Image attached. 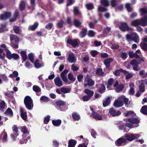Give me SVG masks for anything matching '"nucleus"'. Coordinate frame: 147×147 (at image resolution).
Wrapping results in <instances>:
<instances>
[{"instance_id":"44","label":"nucleus","mask_w":147,"mask_h":147,"mask_svg":"<svg viewBox=\"0 0 147 147\" xmlns=\"http://www.w3.org/2000/svg\"><path fill=\"white\" fill-rule=\"evenodd\" d=\"M57 106L58 107L64 106L65 105V103L62 100H59L56 102Z\"/></svg>"},{"instance_id":"4","label":"nucleus","mask_w":147,"mask_h":147,"mask_svg":"<svg viewBox=\"0 0 147 147\" xmlns=\"http://www.w3.org/2000/svg\"><path fill=\"white\" fill-rule=\"evenodd\" d=\"M126 38L128 41H133L134 42L138 43L139 42V39L137 34L135 32L127 34Z\"/></svg>"},{"instance_id":"18","label":"nucleus","mask_w":147,"mask_h":147,"mask_svg":"<svg viewBox=\"0 0 147 147\" xmlns=\"http://www.w3.org/2000/svg\"><path fill=\"white\" fill-rule=\"evenodd\" d=\"M55 85L58 87H61L63 85L62 82L59 77H57L54 80Z\"/></svg>"},{"instance_id":"1","label":"nucleus","mask_w":147,"mask_h":147,"mask_svg":"<svg viewBox=\"0 0 147 147\" xmlns=\"http://www.w3.org/2000/svg\"><path fill=\"white\" fill-rule=\"evenodd\" d=\"M140 14L142 17L140 20H135L131 22V25L134 26H137L141 25L143 26L146 25L147 22V9L143 8L140 9Z\"/></svg>"},{"instance_id":"37","label":"nucleus","mask_w":147,"mask_h":147,"mask_svg":"<svg viewBox=\"0 0 147 147\" xmlns=\"http://www.w3.org/2000/svg\"><path fill=\"white\" fill-rule=\"evenodd\" d=\"M38 25V23L36 22L34 23V25L29 26L28 29L29 30H34L36 28Z\"/></svg>"},{"instance_id":"48","label":"nucleus","mask_w":147,"mask_h":147,"mask_svg":"<svg viewBox=\"0 0 147 147\" xmlns=\"http://www.w3.org/2000/svg\"><path fill=\"white\" fill-rule=\"evenodd\" d=\"M34 64L35 67L36 68H38L42 67L41 64L39 63V61L38 60H36V61L34 63Z\"/></svg>"},{"instance_id":"25","label":"nucleus","mask_w":147,"mask_h":147,"mask_svg":"<svg viewBox=\"0 0 147 147\" xmlns=\"http://www.w3.org/2000/svg\"><path fill=\"white\" fill-rule=\"evenodd\" d=\"M10 38L11 42H18L19 40L18 38L13 35H10Z\"/></svg>"},{"instance_id":"31","label":"nucleus","mask_w":147,"mask_h":147,"mask_svg":"<svg viewBox=\"0 0 147 147\" xmlns=\"http://www.w3.org/2000/svg\"><path fill=\"white\" fill-rule=\"evenodd\" d=\"M5 114L8 116H9L11 117L13 116V113L11 109L10 108H8L5 112Z\"/></svg>"},{"instance_id":"49","label":"nucleus","mask_w":147,"mask_h":147,"mask_svg":"<svg viewBox=\"0 0 147 147\" xmlns=\"http://www.w3.org/2000/svg\"><path fill=\"white\" fill-rule=\"evenodd\" d=\"M13 29L16 33H19L21 32V30L17 26H15L13 27Z\"/></svg>"},{"instance_id":"23","label":"nucleus","mask_w":147,"mask_h":147,"mask_svg":"<svg viewBox=\"0 0 147 147\" xmlns=\"http://www.w3.org/2000/svg\"><path fill=\"white\" fill-rule=\"evenodd\" d=\"M111 97L110 98L108 97L103 101V105L104 107H106L109 105L111 102Z\"/></svg>"},{"instance_id":"30","label":"nucleus","mask_w":147,"mask_h":147,"mask_svg":"<svg viewBox=\"0 0 147 147\" xmlns=\"http://www.w3.org/2000/svg\"><path fill=\"white\" fill-rule=\"evenodd\" d=\"M73 119L75 121H78L80 118V115L76 113H74L72 114Z\"/></svg>"},{"instance_id":"34","label":"nucleus","mask_w":147,"mask_h":147,"mask_svg":"<svg viewBox=\"0 0 147 147\" xmlns=\"http://www.w3.org/2000/svg\"><path fill=\"white\" fill-rule=\"evenodd\" d=\"M87 31V29L86 28H83L82 29V30L80 34V35L81 38H83L86 36Z\"/></svg>"},{"instance_id":"20","label":"nucleus","mask_w":147,"mask_h":147,"mask_svg":"<svg viewBox=\"0 0 147 147\" xmlns=\"http://www.w3.org/2000/svg\"><path fill=\"white\" fill-rule=\"evenodd\" d=\"M30 138V137L29 135H23V138L20 141V142L21 144L26 143Z\"/></svg>"},{"instance_id":"46","label":"nucleus","mask_w":147,"mask_h":147,"mask_svg":"<svg viewBox=\"0 0 147 147\" xmlns=\"http://www.w3.org/2000/svg\"><path fill=\"white\" fill-rule=\"evenodd\" d=\"M98 11L104 12L106 11L107 9L105 7H102L99 5L98 7Z\"/></svg>"},{"instance_id":"21","label":"nucleus","mask_w":147,"mask_h":147,"mask_svg":"<svg viewBox=\"0 0 147 147\" xmlns=\"http://www.w3.org/2000/svg\"><path fill=\"white\" fill-rule=\"evenodd\" d=\"M147 39L146 38H144L143 39V42H142L140 44L141 48L143 49L145 51L147 50Z\"/></svg>"},{"instance_id":"60","label":"nucleus","mask_w":147,"mask_h":147,"mask_svg":"<svg viewBox=\"0 0 147 147\" xmlns=\"http://www.w3.org/2000/svg\"><path fill=\"white\" fill-rule=\"evenodd\" d=\"M105 89V86L103 85H101L100 87L99 92L100 93H103Z\"/></svg>"},{"instance_id":"40","label":"nucleus","mask_w":147,"mask_h":147,"mask_svg":"<svg viewBox=\"0 0 147 147\" xmlns=\"http://www.w3.org/2000/svg\"><path fill=\"white\" fill-rule=\"evenodd\" d=\"M18 11H16L14 14V18L10 20V22H13L15 21L16 20L17 17L18 15Z\"/></svg>"},{"instance_id":"36","label":"nucleus","mask_w":147,"mask_h":147,"mask_svg":"<svg viewBox=\"0 0 147 147\" xmlns=\"http://www.w3.org/2000/svg\"><path fill=\"white\" fill-rule=\"evenodd\" d=\"M6 56L8 59H10L12 58V55L10 51L8 49H6Z\"/></svg>"},{"instance_id":"62","label":"nucleus","mask_w":147,"mask_h":147,"mask_svg":"<svg viewBox=\"0 0 147 147\" xmlns=\"http://www.w3.org/2000/svg\"><path fill=\"white\" fill-rule=\"evenodd\" d=\"M134 114V112L132 111H127L125 114V117H128L130 115Z\"/></svg>"},{"instance_id":"2","label":"nucleus","mask_w":147,"mask_h":147,"mask_svg":"<svg viewBox=\"0 0 147 147\" xmlns=\"http://www.w3.org/2000/svg\"><path fill=\"white\" fill-rule=\"evenodd\" d=\"M136 54L137 59L136 60H132L130 63L133 66V69L135 71H138L139 69L138 65L140 63V62H138L139 61H140L143 62L144 61L143 59L142 58H139V56L141 54L140 51L139 50H137L135 53Z\"/></svg>"},{"instance_id":"17","label":"nucleus","mask_w":147,"mask_h":147,"mask_svg":"<svg viewBox=\"0 0 147 147\" xmlns=\"http://www.w3.org/2000/svg\"><path fill=\"white\" fill-rule=\"evenodd\" d=\"M67 42L71 45L74 47H76L78 44V41L77 40H73L70 38H68L67 39Z\"/></svg>"},{"instance_id":"59","label":"nucleus","mask_w":147,"mask_h":147,"mask_svg":"<svg viewBox=\"0 0 147 147\" xmlns=\"http://www.w3.org/2000/svg\"><path fill=\"white\" fill-rule=\"evenodd\" d=\"M127 56V54L126 53H122L120 54V57L123 59H126Z\"/></svg>"},{"instance_id":"19","label":"nucleus","mask_w":147,"mask_h":147,"mask_svg":"<svg viewBox=\"0 0 147 147\" xmlns=\"http://www.w3.org/2000/svg\"><path fill=\"white\" fill-rule=\"evenodd\" d=\"M120 70L125 74V79H128L131 78L133 76L132 73L127 72L126 71L123 70L122 69H120Z\"/></svg>"},{"instance_id":"11","label":"nucleus","mask_w":147,"mask_h":147,"mask_svg":"<svg viewBox=\"0 0 147 147\" xmlns=\"http://www.w3.org/2000/svg\"><path fill=\"white\" fill-rule=\"evenodd\" d=\"M85 82H86L87 83H84V85L85 86H86L88 85L89 86H91L93 85L94 84V81L88 78V76L85 77Z\"/></svg>"},{"instance_id":"41","label":"nucleus","mask_w":147,"mask_h":147,"mask_svg":"<svg viewBox=\"0 0 147 147\" xmlns=\"http://www.w3.org/2000/svg\"><path fill=\"white\" fill-rule=\"evenodd\" d=\"M71 90V89L70 88H61V92L65 93L69 92H70Z\"/></svg>"},{"instance_id":"9","label":"nucleus","mask_w":147,"mask_h":147,"mask_svg":"<svg viewBox=\"0 0 147 147\" xmlns=\"http://www.w3.org/2000/svg\"><path fill=\"white\" fill-rule=\"evenodd\" d=\"M120 30L123 31H133V29L129 27L127 24L125 22H122L121 23V25L119 26Z\"/></svg>"},{"instance_id":"5","label":"nucleus","mask_w":147,"mask_h":147,"mask_svg":"<svg viewBox=\"0 0 147 147\" xmlns=\"http://www.w3.org/2000/svg\"><path fill=\"white\" fill-rule=\"evenodd\" d=\"M24 104L28 110H31L33 108V104L32 99L29 96H26L24 99Z\"/></svg>"},{"instance_id":"51","label":"nucleus","mask_w":147,"mask_h":147,"mask_svg":"<svg viewBox=\"0 0 147 147\" xmlns=\"http://www.w3.org/2000/svg\"><path fill=\"white\" fill-rule=\"evenodd\" d=\"M100 3L105 6H108L109 5V3L107 0H100Z\"/></svg>"},{"instance_id":"58","label":"nucleus","mask_w":147,"mask_h":147,"mask_svg":"<svg viewBox=\"0 0 147 147\" xmlns=\"http://www.w3.org/2000/svg\"><path fill=\"white\" fill-rule=\"evenodd\" d=\"M40 100L44 102H47L49 101V99L45 96H42L40 98Z\"/></svg>"},{"instance_id":"38","label":"nucleus","mask_w":147,"mask_h":147,"mask_svg":"<svg viewBox=\"0 0 147 147\" xmlns=\"http://www.w3.org/2000/svg\"><path fill=\"white\" fill-rule=\"evenodd\" d=\"M96 73L97 75L100 76L103 75L104 74V72L102 71V69L100 68H98L97 69Z\"/></svg>"},{"instance_id":"64","label":"nucleus","mask_w":147,"mask_h":147,"mask_svg":"<svg viewBox=\"0 0 147 147\" xmlns=\"http://www.w3.org/2000/svg\"><path fill=\"white\" fill-rule=\"evenodd\" d=\"M50 117L49 116H47L45 117L44 119V123L45 124H47L49 121Z\"/></svg>"},{"instance_id":"6","label":"nucleus","mask_w":147,"mask_h":147,"mask_svg":"<svg viewBox=\"0 0 147 147\" xmlns=\"http://www.w3.org/2000/svg\"><path fill=\"white\" fill-rule=\"evenodd\" d=\"M140 135L138 134H128L125 136V139L129 141H132L135 139L138 138Z\"/></svg>"},{"instance_id":"28","label":"nucleus","mask_w":147,"mask_h":147,"mask_svg":"<svg viewBox=\"0 0 147 147\" xmlns=\"http://www.w3.org/2000/svg\"><path fill=\"white\" fill-rule=\"evenodd\" d=\"M76 143V141L74 140H70L68 143V147H74Z\"/></svg>"},{"instance_id":"63","label":"nucleus","mask_w":147,"mask_h":147,"mask_svg":"<svg viewBox=\"0 0 147 147\" xmlns=\"http://www.w3.org/2000/svg\"><path fill=\"white\" fill-rule=\"evenodd\" d=\"M91 97L88 96L86 95L83 96L82 97V100L84 101H88Z\"/></svg>"},{"instance_id":"43","label":"nucleus","mask_w":147,"mask_h":147,"mask_svg":"<svg viewBox=\"0 0 147 147\" xmlns=\"http://www.w3.org/2000/svg\"><path fill=\"white\" fill-rule=\"evenodd\" d=\"M22 131L24 134V135H28L29 132L25 126H22L21 127Z\"/></svg>"},{"instance_id":"14","label":"nucleus","mask_w":147,"mask_h":147,"mask_svg":"<svg viewBox=\"0 0 147 147\" xmlns=\"http://www.w3.org/2000/svg\"><path fill=\"white\" fill-rule=\"evenodd\" d=\"M123 105V101L121 100L120 96L115 101L114 104V106L117 108L121 107Z\"/></svg>"},{"instance_id":"7","label":"nucleus","mask_w":147,"mask_h":147,"mask_svg":"<svg viewBox=\"0 0 147 147\" xmlns=\"http://www.w3.org/2000/svg\"><path fill=\"white\" fill-rule=\"evenodd\" d=\"M68 71L67 69L65 70L61 74V77L66 84H68L71 83L68 80L67 77V74Z\"/></svg>"},{"instance_id":"8","label":"nucleus","mask_w":147,"mask_h":147,"mask_svg":"<svg viewBox=\"0 0 147 147\" xmlns=\"http://www.w3.org/2000/svg\"><path fill=\"white\" fill-rule=\"evenodd\" d=\"M90 115L91 116H92L94 118L98 120H101L102 119V117L99 114L94 112V110L93 108L90 107Z\"/></svg>"},{"instance_id":"42","label":"nucleus","mask_w":147,"mask_h":147,"mask_svg":"<svg viewBox=\"0 0 147 147\" xmlns=\"http://www.w3.org/2000/svg\"><path fill=\"white\" fill-rule=\"evenodd\" d=\"M121 98V100L123 101V100L124 101V102L125 105H127L128 103V99L125 97L124 96H120Z\"/></svg>"},{"instance_id":"45","label":"nucleus","mask_w":147,"mask_h":147,"mask_svg":"<svg viewBox=\"0 0 147 147\" xmlns=\"http://www.w3.org/2000/svg\"><path fill=\"white\" fill-rule=\"evenodd\" d=\"M74 24L77 27H80L81 25V23L79 21L76 19L74 20Z\"/></svg>"},{"instance_id":"50","label":"nucleus","mask_w":147,"mask_h":147,"mask_svg":"<svg viewBox=\"0 0 147 147\" xmlns=\"http://www.w3.org/2000/svg\"><path fill=\"white\" fill-rule=\"evenodd\" d=\"M125 6L128 12H130L132 11L133 9L131 7L130 4L128 3H126Z\"/></svg>"},{"instance_id":"32","label":"nucleus","mask_w":147,"mask_h":147,"mask_svg":"<svg viewBox=\"0 0 147 147\" xmlns=\"http://www.w3.org/2000/svg\"><path fill=\"white\" fill-rule=\"evenodd\" d=\"M0 138H3V140L4 141H6L7 138V134L6 132L5 131V130H4L2 133L1 135Z\"/></svg>"},{"instance_id":"12","label":"nucleus","mask_w":147,"mask_h":147,"mask_svg":"<svg viewBox=\"0 0 147 147\" xmlns=\"http://www.w3.org/2000/svg\"><path fill=\"white\" fill-rule=\"evenodd\" d=\"M11 15L10 12H4L0 16V19L1 20H5L9 18Z\"/></svg>"},{"instance_id":"27","label":"nucleus","mask_w":147,"mask_h":147,"mask_svg":"<svg viewBox=\"0 0 147 147\" xmlns=\"http://www.w3.org/2000/svg\"><path fill=\"white\" fill-rule=\"evenodd\" d=\"M23 61H25L27 59V56L26 51H22L20 52Z\"/></svg>"},{"instance_id":"15","label":"nucleus","mask_w":147,"mask_h":147,"mask_svg":"<svg viewBox=\"0 0 147 147\" xmlns=\"http://www.w3.org/2000/svg\"><path fill=\"white\" fill-rule=\"evenodd\" d=\"M109 114L113 116H118L121 114V112L119 111H116L113 108H111L109 110Z\"/></svg>"},{"instance_id":"61","label":"nucleus","mask_w":147,"mask_h":147,"mask_svg":"<svg viewBox=\"0 0 147 147\" xmlns=\"http://www.w3.org/2000/svg\"><path fill=\"white\" fill-rule=\"evenodd\" d=\"M25 3L23 1H22L21 2L20 4V8L21 10H23L25 8Z\"/></svg>"},{"instance_id":"24","label":"nucleus","mask_w":147,"mask_h":147,"mask_svg":"<svg viewBox=\"0 0 147 147\" xmlns=\"http://www.w3.org/2000/svg\"><path fill=\"white\" fill-rule=\"evenodd\" d=\"M21 113V117L24 120H26L27 119V116L26 115V112L24 111L23 109H21L20 110Z\"/></svg>"},{"instance_id":"47","label":"nucleus","mask_w":147,"mask_h":147,"mask_svg":"<svg viewBox=\"0 0 147 147\" xmlns=\"http://www.w3.org/2000/svg\"><path fill=\"white\" fill-rule=\"evenodd\" d=\"M68 79L70 81H74L76 80V78L74 77L70 73H69L68 75Z\"/></svg>"},{"instance_id":"3","label":"nucleus","mask_w":147,"mask_h":147,"mask_svg":"<svg viewBox=\"0 0 147 147\" xmlns=\"http://www.w3.org/2000/svg\"><path fill=\"white\" fill-rule=\"evenodd\" d=\"M128 121L129 123H127L125 124V126L127 127L131 128L137 127L138 125L137 124L139 123V120L137 118H130L128 119Z\"/></svg>"},{"instance_id":"54","label":"nucleus","mask_w":147,"mask_h":147,"mask_svg":"<svg viewBox=\"0 0 147 147\" xmlns=\"http://www.w3.org/2000/svg\"><path fill=\"white\" fill-rule=\"evenodd\" d=\"M33 89L34 91L37 92H39L41 91L40 88L36 86H34L33 87Z\"/></svg>"},{"instance_id":"33","label":"nucleus","mask_w":147,"mask_h":147,"mask_svg":"<svg viewBox=\"0 0 147 147\" xmlns=\"http://www.w3.org/2000/svg\"><path fill=\"white\" fill-rule=\"evenodd\" d=\"M141 112L144 115L147 114V106L144 105L143 106L140 110Z\"/></svg>"},{"instance_id":"39","label":"nucleus","mask_w":147,"mask_h":147,"mask_svg":"<svg viewBox=\"0 0 147 147\" xmlns=\"http://www.w3.org/2000/svg\"><path fill=\"white\" fill-rule=\"evenodd\" d=\"M18 75V72L16 71H13L12 74H10L9 77V78H13L14 77H17Z\"/></svg>"},{"instance_id":"55","label":"nucleus","mask_w":147,"mask_h":147,"mask_svg":"<svg viewBox=\"0 0 147 147\" xmlns=\"http://www.w3.org/2000/svg\"><path fill=\"white\" fill-rule=\"evenodd\" d=\"M129 57L131 58L134 57L136 58L137 59L136 54L134 53L133 51H130L129 52Z\"/></svg>"},{"instance_id":"13","label":"nucleus","mask_w":147,"mask_h":147,"mask_svg":"<svg viewBox=\"0 0 147 147\" xmlns=\"http://www.w3.org/2000/svg\"><path fill=\"white\" fill-rule=\"evenodd\" d=\"M76 57L74 53H71L69 54L67 60L69 62L73 63L76 61Z\"/></svg>"},{"instance_id":"56","label":"nucleus","mask_w":147,"mask_h":147,"mask_svg":"<svg viewBox=\"0 0 147 147\" xmlns=\"http://www.w3.org/2000/svg\"><path fill=\"white\" fill-rule=\"evenodd\" d=\"M86 7L87 9L91 10L94 8V6L92 4L89 3L87 4L86 5Z\"/></svg>"},{"instance_id":"52","label":"nucleus","mask_w":147,"mask_h":147,"mask_svg":"<svg viewBox=\"0 0 147 147\" xmlns=\"http://www.w3.org/2000/svg\"><path fill=\"white\" fill-rule=\"evenodd\" d=\"M95 34V32L93 30H89L88 34V35L91 37H93Z\"/></svg>"},{"instance_id":"26","label":"nucleus","mask_w":147,"mask_h":147,"mask_svg":"<svg viewBox=\"0 0 147 147\" xmlns=\"http://www.w3.org/2000/svg\"><path fill=\"white\" fill-rule=\"evenodd\" d=\"M129 87L130 88V89L129 90V93L131 95H133L134 93V84L133 83H131L130 84Z\"/></svg>"},{"instance_id":"29","label":"nucleus","mask_w":147,"mask_h":147,"mask_svg":"<svg viewBox=\"0 0 147 147\" xmlns=\"http://www.w3.org/2000/svg\"><path fill=\"white\" fill-rule=\"evenodd\" d=\"M53 125L55 126H58L60 125L61 122L60 119L57 120H53L52 121Z\"/></svg>"},{"instance_id":"53","label":"nucleus","mask_w":147,"mask_h":147,"mask_svg":"<svg viewBox=\"0 0 147 147\" xmlns=\"http://www.w3.org/2000/svg\"><path fill=\"white\" fill-rule=\"evenodd\" d=\"M114 80L113 79L111 78L109 79L108 81V84L107 86V88H109V87L112 84Z\"/></svg>"},{"instance_id":"22","label":"nucleus","mask_w":147,"mask_h":147,"mask_svg":"<svg viewBox=\"0 0 147 147\" xmlns=\"http://www.w3.org/2000/svg\"><path fill=\"white\" fill-rule=\"evenodd\" d=\"M113 59L111 58L105 59L104 61V63L107 68H109L110 63L113 61Z\"/></svg>"},{"instance_id":"35","label":"nucleus","mask_w":147,"mask_h":147,"mask_svg":"<svg viewBox=\"0 0 147 147\" xmlns=\"http://www.w3.org/2000/svg\"><path fill=\"white\" fill-rule=\"evenodd\" d=\"M90 97H91L94 94V92L88 89H86L84 91Z\"/></svg>"},{"instance_id":"16","label":"nucleus","mask_w":147,"mask_h":147,"mask_svg":"<svg viewBox=\"0 0 147 147\" xmlns=\"http://www.w3.org/2000/svg\"><path fill=\"white\" fill-rule=\"evenodd\" d=\"M127 142L125 138H121L118 139L115 142L116 145L120 146L121 145Z\"/></svg>"},{"instance_id":"57","label":"nucleus","mask_w":147,"mask_h":147,"mask_svg":"<svg viewBox=\"0 0 147 147\" xmlns=\"http://www.w3.org/2000/svg\"><path fill=\"white\" fill-rule=\"evenodd\" d=\"M28 57L30 61L33 63L34 61V57L32 53H30L28 55Z\"/></svg>"},{"instance_id":"10","label":"nucleus","mask_w":147,"mask_h":147,"mask_svg":"<svg viewBox=\"0 0 147 147\" xmlns=\"http://www.w3.org/2000/svg\"><path fill=\"white\" fill-rule=\"evenodd\" d=\"M114 86L115 88L116 91L117 92L121 91L123 87V85L121 84H119V83L117 81L115 82Z\"/></svg>"}]
</instances>
